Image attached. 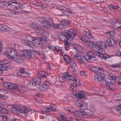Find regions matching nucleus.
<instances>
[{"mask_svg":"<svg viewBox=\"0 0 121 121\" xmlns=\"http://www.w3.org/2000/svg\"><path fill=\"white\" fill-rule=\"evenodd\" d=\"M12 112L15 114L19 115L23 117L26 116V113L29 112L30 113V109L27 107L23 108V110L21 109L20 108L17 106H14L11 108Z\"/></svg>","mask_w":121,"mask_h":121,"instance_id":"f257e3e1","label":"nucleus"},{"mask_svg":"<svg viewBox=\"0 0 121 121\" xmlns=\"http://www.w3.org/2000/svg\"><path fill=\"white\" fill-rule=\"evenodd\" d=\"M96 45L95 48V51L98 52L100 55L104 53V49L106 48L107 46L105 43L102 41H97Z\"/></svg>","mask_w":121,"mask_h":121,"instance_id":"f03ea898","label":"nucleus"},{"mask_svg":"<svg viewBox=\"0 0 121 121\" xmlns=\"http://www.w3.org/2000/svg\"><path fill=\"white\" fill-rule=\"evenodd\" d=\"M18 53H16L13 49L11 48H8L7 49L6 52L4 53V54L8 57L13 59L15 55H16Z\"/></svg>","mask_w":121,"mask_h":121,"instance_id":"7ed1b4c3","label":"nucleus"},{"mask_svg":"<svg viewBox=\"0 0 121 121\" xmlns=\"http://www.w3.org/2000/svg\"><path fill=\"white\" fill-rule=\"evenodd\" d=\"M76 77L71 75H69L68 73H65L63 74V76L60 78L61 82H65L67 80H71L74 82L75 81Z\"/></svg>","mask_w":121,"mask_h":121,"instance_id":"20e7f679","label":"nucleus"},{"mask_svg":"<svg viewBox=\"0 0 121 121\" xmlns=\"http://www.w3.org/2000/svg\"><path fill=\"white\" fill-rule=\"evenodd\" d=\"M77 33L76 30L72 29H70L66 33L69 37V40L70 41L73 40L77 35Z\"/></svg>","mask_w":121,"mask_h":121,"instance_id":"39448f33","label":"nucleus"},{"mask_svg":"<svg viewBox=\"0 0 121 121\" xmlns=\"http://www.w3.org/2000/svg\"><path fill=\"white\" fill-rule=\"evenodd\" d=\"M103 86L105 88L112 91H115L116 89L115 85L112 83L111 82H110L108 81L105 82Z\"/></svg>","mask_w":121,"mask_h":121,"instance_id":"423d86ee","label":"nucleus"},{"mask_svg":"<svg viewBox=\"0 0 121 121\" xmlns=\"http://www.w3.org/2000/svg\"><path fill=\"white\" fill-rule=\"evenodd\" d=\"M57 9L66 15H68L72 13L71 11L69 10L68 8L66 7L62 6L59 5L57 7Z\"/></svg>","mask_w":121,"mask_h":121,"instance_id":"0eeeda50","label":"nucleus"},{"mask_svg":"<svg viewBox=\"0 0 121 121\" xmlns=\"http://www.w3.org/2000/svg\"><path fill=\"white\" fill-rule=\"evenodd\" d=\"M56 109V106L52 104H51L49 106L48 108H45L41 111V113L42 114L46 113L49 112H51L52 111H55Z\"/></svg>","mask_w":121,"mask_h":121,"instance_id":"6e6552de","label":"nucleus"},{"mask_svg":"<svg viewBox=\"0 0 121 121\" xmlns=\"http://www.w3.org/2000/svg\"><path fill=\"white\" fill-rule=\"evenodd\" d=\"M73 56L76 58L78 61L82 64H84L87 61V60L86 57L82 55H79L78 54L74 55Z\"/></svg>","mask_w":121,"mask_h":121,"instance_id":"1a4fd4ad","label":"nucleus"},{"mask_svg":"<svg viewBox=\"0 0 121 121\" xmlns=\"http://www.w3.org/2000/svg\"><path fill=\"white\" fill-rule=\"evenodd\" d=\"M38 20L41 22L42 26L47 28H50V24H49V22H47L46 20L43 18V17L39 18L38 19Z\"/></svg>","mask_w":121,"mask_h":121,"instance_id":"9d476101","label":"nucleus"},{"mask_svg":"<svg viewBox=\"0 0 121 121\" xmlns=\"http://www.w3.org/2000/svg\"><path fill=\"white\" fill-rule=\"evenodd\" d=\"M41 82V78L39 77L34 78L29 83L30 86H34L39 84Z\"/></svg>","mask_w":121,"mask_h":121,"instance_id":"9b49d317","label":"nucleus"},{"mask_svg":"<svg viewBox=\"0 0 121 121\" xmlns=\"http://www.w3.org/2000/svg\"><path fill=\"white\" fill-rule=\"evenodd\" d=\"M7 4L8 6H10L12 8H13L15 9L20 8V4L16 2L11 1L8 2Z\"/></svg>","mask_w":121,"mask_h":121,"instance_id":"f8f14e48","label":"nucleus"},{"mask_svg":"<svg viewBox=\"0 0 121 121\" xmlns=\"http://www.w3.org/2000/svg\"><path fill=\"white\" fill-rule=\"evenodd\" d=\"M105 78V76L104 74L102 73H99L95 75L94 79L96 81L99 82L103 80Z\"/></svg>","mask_w":121,"mask_h":121,"instance_id":"ddd939ff","label":"nucleus"},{"mask_svg":"<svg viewBox=\"0 0 121 121\" xmlns=\"http://www.w3.org/2000/svg\"><path fill=\"white\" fill-rule=\"evenodd\" d=\"M50 84V83L48 81H45L40 85L39 89L42 91H45L48 88Z\"/></svg>","mask_w":121,"mask_h":121,"instance_id":"4468645a","label":"nucleus"},{"mask_svg":"<svg viewBox=\"0 0 121 121\" xmlns=\"http://www.w3.org/2000/svg\"><path fill=\"white\" fill-rule=\"evenodd\" d=\"M24 56H21L19 53H18L15 56L14 58L13 59L14 61L17 62L19 63H22L24 60Z\"/></svg>","mask_w":121,"mask_h":121,"instance_id":"2eb2a0df","label":"nucleus"},{"mask_svg":"<svg viewBox=\"0 0 121 121\" xmlns=\"http://www.w3.org/2000/svg\"><path fill=\"white\" fill-rule=\"evenodd\" d=\"M76 105L78 107H80L81 109L84 110L86 109L87 107L84 103L81 101H77L76 103Z\"/></svg>","mask_w":121,"mask_h":121,"instance_id":"dca6fc26","label":"nucleus"},{"mask_svg":"<svg viewBox=\"0 0 121 121\" xmlns=\"http://www.w3.org/2000/svg\"><path fill=\"white\" fill-rule=\"evenodd\" d=\"M24 57H26L28 59H30L32 56V52L29 50H25L23 52Z\"/></svg>","mask_w":121,"mask_h":121,"instance_id":"f3484780","label":"nucleus"},{"mask_svg":"<svg viewBox=\"0 0 121 121\" xmlns=\"http://www.w3.org/2000/svg\"><path fill=\"white\" fill-rule=\"evenodd\" d=\"M53 20L52 18H50L49 20V22H49V24H50V28L51 25L53 26L54 28H60L61 27L60 26V24H55L53 22Z\"/></svg>","mask_w":121,"mask_h":121,"instance_id":"a211bd4d","label":"nucleus"},{"mask_svg":"<svg viewBox=\"0 0 121 121\" xmlns=\"http://www.w3.org/2000/svg\"><path fill=\"white\" fill-rule=\"evenodd\" d=\"M30 40V41L24 40L23 42L25 45L28 46L32 48L34 47L35 46V43L31 41V40Z\"/></svg>","mask_w":121,"mask_h":121,"instance_id":"6ab92c4d","label":"nucleus"},{"mask_svg":"<svg viewBox=\"0 0 121 121\" xmlns=\"http://www.w3.org/2000/svg\"><path fill=\"white\" fill-rule=\"evenodd\" d=\"M29 39H31V41H34L36 43L39 45H41L40 42L39 38L38 37H34L31 36H30L29 37Z\"/></svg>","mask_w":121,"mask_h":121,"instance_id":"aec40b11","label":"nucleus"},{"mask_svg":"<svg viewBox=\"0 0 121 121\" xmlns=\"http://www.w3.org/2000/svg\"><path fill=\"white\" fill-rule=\"evenodd\" d=\"M96 43H95L93 42H89L86 43L87 47L90 48H94V50H95V48L96 46Z\"/></svg>","mask_w":121,"mask_h":121,"instance_id":"412c9836","label":"nucleus"},{"mask_svg":"<svg viewBox=\"0 0 121 121\" xmlns=\"http://www.w3.org/2000/svg\"><path fill=\"white\" fill-rule=\"evenodd\" d=\"M9 29L8 26L0 24V30L2 31H7Z\"/></svg>","mask_w":121,"mask_h":121,"instance_id":"4be33fe9","label":"nucleus"},{"mask_svg":"<svg viewBox=\"0 0 121 121\" xmlns=\"http://www.w3.org/2000/svg\"><path fill=\"white\" fill-rule=\"evenodd\" d=\"M88 59L89 60L94 58L95 57L94 52L91 51H89L88 53Z\"/></svg>","mask_w":121,"mask_h":121,"instance_id":"5701e85b","label":"nucleus"},{"mask_svg":"<svg viewBox=\"0 0 121 121\" xmlns=\"http://www.w3.org/2000/svg\"><path fill=\"white\" fill-rule=\"evenodd\" d=\"M99 58L106 60V59L110 57V56L106 54H103L101 55H99Z\"/></svg>","mask_w":121,"mask_h":121,"instance_id":"b1692460","label":"nucleus"},{"mask_svg":"<svg viewBox=\"0 0 121 121\" xmlns=\"http://www.w3.org/2000/svg\"><path fill=\"white\" fill-rule=\"evenodd\" d=\"M63 58L64 60L66 63L70 64L72 62L71 58L68 56L65 55L64 56Z\"/></svg>","mask_w":121,"mask_h":121,"instance_id":"393cba45","label":"nucleus"},{"mask_svg":"<svg viewBox=\"0 0 121 121\" xmlns=\"http://www.w3.org/2000/svg\"><path fill=\"white\" fill-rule=\"evenodd\" d=\"M108 44L109 46L113 47L114 48L116 47L117 45L116 42L112 39H110V40L108 43Z\"/></svg>","mask_w":121,"mask_h":121,"instance_id":"a878e982","label":"nucleus"},{"mask_svg":"<svg viewBox=\"0 0 121 121\" xmlns=\"http://www.w3.org/2000/svg\"><path fill=\"white\" fill-rule=\"evenodd\" d=\"M75 98L78 99H83L85 97L84 94L80 92L77 93L75 94Z\"/></svg>","mask_w":121,"mask_h":121,"instance_id":"bb28decb","label":"nucleus"},{"mask_svg":"<svg viewBox=\"0 0 121 121\" xmlns=\"http://www.w3.org/2000/svg\"><path fill=\"white\" fill-rule=\"evenodd\" d=\"M59 39L64 42H66L68 40L67 36L65 35L61 34L59 36Z\"/></svg>","mask_w":121,"mask_h":121,"instance_id":"cd10ccee","label":"nucleus"},{"mask_svg":"<svg viewBox=\"0 0 121 121\" xmlns=\"http://www.w3.org/2000/svg\"><path fill=\"white\" fill-rule=\"evenodd\" d=\"M74 48L77 51L79 52H81L82 50V48L80 46L76 44L74 46Z\"/></svg>","mask_w":121,"mask_h":121,"instance_id":"c85d7f7f","label":"nucleus"},{"mask_svg":"<svg viewBox=\"0 0 121 121\" xmlns=\"http://www.w3.org/2000/svg\"><path fill=\"white\" fill-rule=\"evenodd\" d=\"M47 39V37L45 36H43L42 38H39L40 44L42 45V46L43 45V44L46 41Z\"/></svg>","mask_w":121,"mask_h":121,"instance_id":"c756f323","label":"nucleus"},{"mask_svg":"<svg viewBox=\"0 0 121 121\" xmlns=\"http://www.w3.org/2000/svg\"><path fill=\"white\" fill-rule=\"evenodd\" d=\"M48 48L53 51L55 50L56 51H57V52H59L60 51L59 48H59L58 49L57 48H56L55 47L52 46L50 45H49L48 46Z\"/></svg>","mask_w":121,"mask_h":121,"instance_id":"7c9ffc66","label":"nucleus"},{"mask_svg":"<svg viewBox=\"0 0 121 121\" xmlns=\"http://www.w3.org/2000/svg\"><path fill=\"white\" fill-rule=\"evenodd\" d=\"M39 75L41 77L43 78H46V73L45 72L42 71H39L38 72Z\"/></svg>","mask_w":121,"mask_h":121,"instance_id":"2f4dec72","label":"nucleus"},{"mask_svg":"<svg viewBox=\"0 0 121 121\" xmlns=\"http://www.w3.org/2000/svg\"><path fill=\"white\" fill-rule=\"evenodd\" d=\"M36 31L38 33L40 34H43L44 31V29L43 28H40L39 27L36 30Z\"/></svg>","mask_w":121,"mask_h":121,"instance_id":"473e14b6","label":"nucleus"},{"mask_svg":"<svg viewBox=\"0 0 121 121\" xmlns=\"http://www.w3.org/2000/svg\"><path fill=\"white\" fill-rule=\"evenodd\" d=\"M83 33L86 36L87 35L90 36L91 35V34L90 31L88 29H86L84 30L83 31Z\"/></svg>","mask_w":121,"mask_h":121,"instance_id":"72a5a7b5","label":"nucleus"},{"mask_svg":"<svg viewBox=\"0 0 121 121\" xmlns=\"http://www.w3.org/2000/svg\"><path fill=\"white\" fill-rule=\"evenodd\" d=\"M115 111L121 115V105H119L116 108Z\"/></svg>","mask_w":121,"mask_h":121,"instance_id":"f704fd0d","label":"nucleus"},{"mask_svg":"<svg viewBox=\"0 0 121 121\" xmlns=\"http://www.w3.org/2000/svg\"><path fill=\"white\" fill-rule=\"evenodd\" d=\"M71 65L73 69V71H74L76 68V64L73 61H72L71 63Z\"/></svg>","mask_w":121,"mask_h":121,"instance_id":"c9c22d12","label":"nucleus"},{"mask_svg":"<svg viewBox=\"0 0 121 121\" xmlns=\"http://www.w3.org/2000/svg\"><path fill=\"white\" fill-rule=\"evenodd\" d=\"M61 25L66 26L69 25V22L64 20H63L61 22Z\"/></svg>","mask_w":121,"mask_h":121,"instance_id":"e433bc0d","label":"nucleus"},{"mask_svg":"<svg viewBox=\"0 0 121 121\" xmlns=\"http://www.w3.org/2000/svg\"><path fill=\"white\" fill-rule=\"evenodd\" d=\"M81 40L84 42H86L87 43L89 42V39L86 36H85L84 38H81Z\"/></svg>","mask_w":121,"mask_h":121,"instance_id":"4c0bfd02","label":"nucleus"},{"mask_svg":"<svg viewBox=\"0 0 121 121\" xmlns=\"http://www.w3.org/2000/svg\"><path fill=\"white\" fill-rule=\"evenodd\" d=\"M89 109L91 111L93 112L95 111V106L93 104H91L89 106Z\"/></svg>","mask_w":121,"mask_h":121,"instance_id":"58836bf2","label":"nucleus"},{"mask_svg":"<svg viewBox=\"0 0 121 121\" xmlns=\"http://www.w3.org/2000/svg\"><path fill=\"white\" fill-rule=\"evenodd\" d=\"M20 73L25 74L24 77H27V73L26 72L24 71V68H22L20 69Z\"/></svg>","mask_w":121,"mask_h":121,"instance_id":"ea45409f","label":"nucleus"},{"mask_svg":"<svg viewBox=\"0 0 121 121\" xmlns=\"http://www.w3.org/2000/svg\"><path fill=\"white\" fill-rule=\"evenodd\" d=\"M73 112V115L76 116L78 117H80L81 116V111H76L75 112Z\"/></svg>","mask_w":121,"mask_h":121,"instance_id":"a19ab883","label":"nucleus"},{"mask_svg":"<svg viewBox=\"0 0 121 121\" xmlns=\"http://www.w3.org/2000/svg\"><path fill=\"white\" fill-rule=\"evenodd\" d=\"M91 69L92 71L95 73L98 72L97 70L98 69L97 67H92L91 68Z\"/></svg>","mask_w":121,"mask_h":121,"instance_id":"79ce46f5","label":"nucleus"},{"mask_svg":"<svg viewBox=\"0 0 121 121\" xmlns=\"http://www.w3.org/2000/svg\"><path fill=\"white\" fill-rule=\"evenodd\" d=\"M9 89H14L16 88V86L14 83H10Z\"/></svg>","mask_w":121,"mask_h":121,"instance_id":"37998d69","label":"nucleus"},{"mask_svg":"<svg viewBox=\"0 0 121 121\" xmlns=\"http://www.w3.org/2000/svg\"><path fill=\"white\" fill-rule=\"evenodd\" d=\"M9 62V61L7 59H4L3 60H1L0 62V63L5 65L6 64H8Z\"/></svg>","mask_w":121,"mask_h":121,"instance_id":"c03bdc74","label":"nucleus"},{"mask_svg":"<svg viewBox=\"0 0 121 121\" xmlns=\"http://www.w3.org/2000/svg\"><path fill=\"white\" fill-rule=\"evenodd\" d=\"M10 83L5 82L4 84V87L7 89H9Z\"/></svg>","mask_w":121,"mask_h":121,"instance_id":"a18cd8bd","label":"nucleus"},{"mask_svg":"<svg viewBox=\"0 0 121 121\" xmlns=\"http://www.w3.org/2000/svg\"><path fill=\"white\" fill-rule=\"evenodd\" d=\"M0 112L2 113L4 112L6 113L7 112V110L4 109L0 105Z\"/></svg>","mask_w":121,"mask_h":121,"instance_id":"49530a36","label":"nucleus"},{"mask_svg":"<svg viewBox=\"0 0 121 121\" xmlns=\"http://www.w3.org/2000/svg\"><path fill=\"white\" fill-rule=\"evenodd\" d=\"M39 26L35 23H33L31 26V27L34 29L36 30L38 28Z\"/></svg>","mask_w":121,"mask_h":121,"instance_id":"de8ad7c7","label":"nucleus"},{"mask_svg":"<svg viewBox=\"0 0 121 121\" xmlns=\"http://www.w3.org/2000/svg\"><path fill=\"white\" fill-rule=\"evenodd\" d=\"M74 82L76 86H81L80 83L78 80L77 81L76 79H75Z\"/></svg>","mask_w":121,"mask_h":121,"instance_id":"09e8293b","label":"nucleus"},{"mask_svg":"<svg viewBox=\"0 0 121 121\" xmlns=\"http://www.w3.org/2000/svg\"><path fill=\"white\" fill-rule=\"evenodd\" d=\"M54 66L52 64H49V66H48L47 69L49 70L53 69Z\"/></svg>","mask_w":121,"mask_h":121,"instance_id":"8fccbe9b","label":"nucleus"},{"mask_svg":"<svg viewBox=\"0 0 121 121\" xmlns=\"http://www.w3.org/2000/svg\"><path fill=\"white\" fill-rule=\"evenodd\" d=\"M110 79L111 80L115 82L116 79V76L115 75L112 76L110 77Z\"/></svg>","mask_w":121,"mask_h":121,"instance_id":"3c124183","label":"nucleus"},{"mask_svg":"<svg viewBox=\"0 0 121 121\" xmlns=\"http://www.w3.org/2000/svg\"><path fill=\"white\" fill-rule=\"evenodd\" d=\"M98 72H99V73H102L104 71V69L102 67L98 68Z\"/></svg>","mask_w":121,"mask_h":121,"instance_id":"603ef678","label":"nucleus"},{"mask_svg":"<svg viewBox=\"0 0 121 121\" xmlns=\"http://www.w3.org/2000/svg\"><path fill=\"white\" fill-rule=\"evenodd\" d=\"M65 44L64 45V47L65 48H67L69 46H70V44L71 42L67 43L66 42H65Z\"/></svg>","mask_w":121,"mask_h":121,"instance_id":"864d4df0","label":"nucleus"},{"mask_svg":"<svg viewBox=\"0 0 121 121\" xmlns=\"http://www.w3.org/2000/svg\"><path fill=\"white\" fill-rule=\"evenodd\" d=\"M115 97L117 100H119L121 99V95L119 94H117L115 95Z\"/></svg>","mask_w":121,"mask_h":121,"instance_id":"5fc2aeb1","label":"nucleus"},{"mask_svg":"<svg viewBox=\"0 0 121 121\" xmlns=\"http://www.w3.org/2000/svg\"><path fill=\"white\" fill-rule=\"evenodd\" d=\"M93 1L96 3H100L104 1H106L107 0H93Z\"/></svg>","mask_w":121,"mask_h":121,"instance_id":"6e6d98bb","label":"nucleus"},{"mask_svg":"<svg viewBox=\"0 0 121 121\" xmlns=\"http://www.w3.org/2000/svg\"><path fill=\"white\" fill-rule=\"evenodd\" d=\"M108 32L110 33V34L112 36H114L116 35V33L115 31L113 30L109 31Z\"/></svg>","mask_w":121,"mask_h":121,"instance_id":"4d7b16f0","label":"nucleus"},{"mask_svg":"<svg viewBox=\"0 0 121 121\" xmlns=\"http://www.w3.org/2000/svg\"><path fill=\"white\" fill-rule=\"evenodd\" d=\"M6 3L4 2H0V6L3 7L6 6Z\"/></svg>","mask_w":121,"mask_h":121,"instance_id":"13d9d810","label":"nucleus"},{"mask_svg":"<svg viewBox=\"0 0 121 121\" xmlns=\"http://www.w3.org/2000/svg\"><path fill=\"white\" fill-rule=\"evenodd\" d=\"M22 88V87L21 85H19L17 86H16V89L18 91H19Z\"/></svg>","mask_w":121,"mask_h":121,"instance_id":"bf43d9fd","label":"nucleus"},{"mask_svg":"<svg viewBox=\"0 0 121 121\" xmlns=\"http://www.w3.org/2000/svg\"><path fill=\"white\" fill-rule=\"evenodd\" d=\"M61 77H60V78H56V82H61L60 81V78Z\"/></svg>","mask_w":121,"mask_h":121,"instance_id":"052dcab7","label":"nucleus"},{"mask_svg":"<svg viewBox=\"0 0 121 121\" xmlns=\"http://www.w3.org/2000/svg\"><path fill=\"white\" fill-rule=\"evenodd\" d=\"M3 42L2 41L0 42V52L1 51V50L2 49L3 47Z\"/></svg>","mask_w":121,"mask_h":121,"instance_id":"680f3d73","label":"nucleus"},{"mask_svg":"<svg viewBox=\"0 0 121 121\" xmlns=\"http://www.w3.org/2000/svg\"><path fill=\"white\" fill-rule=\"evenodd\" d=\"M10 121H20L19 119L13 118H11L10 120Z\"/></svg>","mask_w":121,"mask_h":121,"instance_id":"e2e57ef3","label":"nucleus"},{"mask_svg":"<svg viewBox=\"0 0 121 121\" xmlns=\"http://www.w3.org/2000/svg\"><path fill=\"white\" fill-rule=\"evenodd\" d=\"M99 121H110L108 119L104 118L100 119Z\"/></svg>","mask_w":121,"mask_h":121,"instance_id":"0e129e2a","label":"nucleus"},{"mask_svg":"<svg viewBox=\"0 0 121 121\" xmlns=\"http://www.w3.org/2000/svg\"><path fill=\"white\" fill-rule=\"evenodd\" d=\"M81 74L82 76H86L87 75L86 73L85 72H81Z\"/></svg>","mask_w":121,"mask_h":121,"instance_id":"69168bd1","label":"nucleus"},{"mask_svg":"<svg viewBox=\"0 0 121 121\" xmlns=\"http://www.w3.org/2000/svg\"><path fill=\"white\" fill-rule=\"evenodd\" d=\"M117 83L120 85H121V78H119L118 79V81H117Z\"/></svg>","mask_w":121,"mask_h":121,"instance_id":"338daca9","label":"nucleus"},{"mask_svg":"<svg viewBox=\"0 0 121 121\" xmlns=\"http://www.w3.org/2000/svg\"><path fill=\"white\" fill-rule=\"evenodd\" d=\"M86 112L84 111H81V116L82 115H86Z\"/></svg>","mask_w":121,"mask_h":121,"instance_id":"774afa93","label":"nucleus"}]
</instances>
